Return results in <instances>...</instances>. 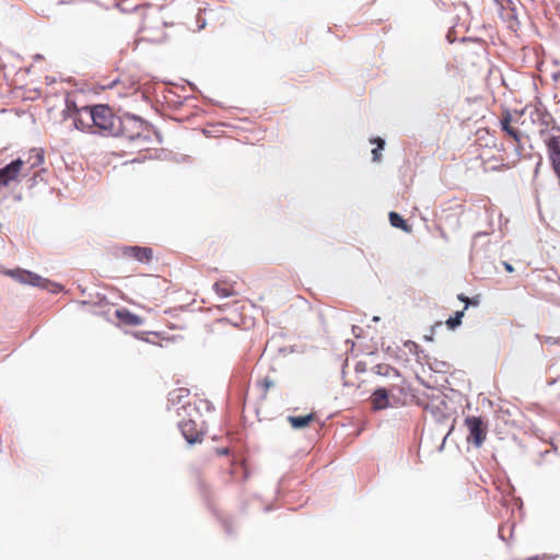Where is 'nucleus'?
Wrapping results in <instances>:
<instances>
[{"label":"nucleus","mask_w":560,"mask_h":560,"mask_svg":"<svg viewBox=\"0 0 560 560\" xmlns=\"http://www.w3.org/2000/svg\"><path fill=\"white\" fill-rule=\"evenodd\" d=\"M7 275H9L10 277H12L13 279L18 280L21 283L31 284L34 287L45 288L47 282V280L42 278L40 276L23 269L10 270L7 272Z\"/></svg>","instance_id":"0eeeda50"},{"label":"nucleus","mask_w":560,"mask_h":560,"mask_svg":"<svg viewBox=\"0 0 560 560\" xmlns=\"http://www.w3.org/2000/svg\"><path fill=\"white\" fill-rule=\"evenodd\" d=\"M144 130H145V126L143 124H142L141 128H137V127H132V126L128 127V132L136 133V136L132 140L138 139Z\"/></svg>","instance_id":"aec40b11"},{"label":"nucleus","mask_w":560,"mask_h":560,"mask_svg":"<svg viewBox=\"0 0 560 560\" xmlns=\"http://www.w3.org/2000/svg\"><path fill=\"white\" fill-rule=\"evenodd\" d=\"M536 113H537V115H538V116H541V117H542V119H545V118H549V119H551L550 115H548V114H546V115H545V114H541V113L539 112V109H536Z\"/></svg>","instance_id":"393cba45"},{"label":"nucleus","mask_w":560,"mask_h":560,"mask_svg":"<svg viewBox=\"0 0 560 560\" xmlns=\"http://www.w3.org/2000/svg\"><path fill=\"white\" fill-rule=\"evenodd\" d=\"M463 316H464V310L457 311L454 316L450 317L446 320V326L450 329H455L456 327H458L462 324Z\"/></svg>","instance_id":"6ab92c4d"},{"label":"nucleus","mask_w":560,"mask_h":560,"mask_svg":"<svg viewBox=\"0 0 560 560\" xmlns=\"http://www.w3.org/2000/svg\"><path fill=\"white\" fill-rule=\"evenodd\" d=\"M141 339H142V340H145V341H148V342H153V341H152L151 339H149V338H143V337H141Z\"/></svg>","instance_id":"bb28decb"},{"label":"nucleus","mask_w":560,"mask_h":560,"mask_svg":"<svg viewBox=\"0 0 560 560\" xmlns=\"http://www.w3.org/2000/svg\"><path fill=\"white\" fill-rule=\"evenodd\" d=\"M494 2L500 7V9H505L511 1L510 0H494Z\"/></svg>","instance_id":"412c9836"},{"label":"nucleus","mask_w":560,"mask_h":560,"mask_svg":"<svg viewBox=\"0 0 560 560\" xmlns=\"http://www.w3.org/2000/svg\"><path fill=\"white\" fill-rule=\"evenodd\" d=\"M137 2L135 4H131L129 0H120L118 3H117V7L120 9L121 12H126V13H133V15L136 16V10H135V7L138 4V3H144L142 0H136Z\"/></svg>","instance_id":"a211bd4d"},{"label":"nucleus","mask_w":560,"mask_h":560,"mask_svg":"<svg viewBox=\"0 0 560 560\" xmlns=\"http://www.w3.org/2000/svg\"><path fill=\"white\" fill-rule=\"evenodd\" d=\"M124 254L140 262H149L153 252L150 247L130 246L125 249Z\"/></svg>","instance_id":"1a4fd4ad"},{"label":"nucleus","mask_w":560,"mask_h":560,"mask_svg":"<svg viewBox=\"0 0 560 560\" xmlns=\"http://www.w3.org/2000/svg\"><path fill=\"white\" fill-rule=\"evenodd\" d=\"M236 331V325L230 323L226 318H220L209 327V332L214 341H225L233 337Z\"/></svg>","instance_id":"423d86ee"},{"label":"nucleus","mask_w":560,"mask_h":560,"mask_svg":"<svg viewBox=\"0 0 560 560\" xmlns=\"http://www.w3.org/2000/svg\"><path fill=\"white\" fill-rule=\"evenodd\" d=\"M371 404L374 410L386 409L389 406L388 392L385 388H377L371 396Z\"/></svg>","instance_id":"9d476101"},{"label":"nucleus","mask_w":560,"mask_h":560,"mask_svg":"<svg viewBox=\"0 0 560 560\" xmlns=\"http://www.w3.org/2000/svg\"><path fill=\"white\" fill-rule=\"evenodd\" d=\"M458 299H459L460 301L465 302V304H466V305H468V304L470 303L469 298H467V296H465V295H463V294L458 295ZM466 308H467V306H465L464 311H465Z\"/></svg>","instance_id":"5701e85b"},{"label":"nucleus","mask_w":560,"mask_h":560,"mask_svg":"<svg viewBox=\"0 0 560 560\" xmlns=\"http://www.w3.org/2000/svg\"><path fill=\"white\" fill-rule=\"evenodd\" d=\"M219 454H228V450L226 448H223L219 452Z\"/></svg>","instance_id":"a878e982"},{"label":"nucleus","mask_w":560,"mask_h":560,"mask_svg":"<svg viewBox=\"0 0 560 560\" xmlns=\"http://www.w3.org/2000/svg\"><path fill=\"white\" fill-rule=\"evenodd\" d=\"M315 419L314 413H308L306 416H290L288 421L291 427L294 429H302L307 427Z\"/></svg>","instance_id":"4468645a"},{"label":"nucleus","mask_w":560,"mask_h":560,"mask_svg":"<svg viewBox=\"0 0 560 560\" xmlns=\"http://www.w3.org/2000/svg\"><path fill=\"white\" fill-rule=\"evenodd\" d=\"M522 112L512 113L510 109H503L500 116L499 126L506 137L516 143V152L520 158L524 148L522 144L523 133L517 128Z\"/></svg>","instance_id":"20e7f679"},{"label":"nucleus","mask_w":560,"mask_h":560,"mask_svg":"<svg viewBox=\"0 0 560 560\" xmlns=\"http://www.w3.org/2000/svg\"><path fill=\"white\" fill-rule=\"evenodd\" d=\"M527 560H539V558H528Z\"/></svg>","instance_id":"c85d7f7f"},{"label":"nucleus","mask_w":560,"mask_h":560,"mask_svg":"<svg viewBox=\"0 0 560 560\" xmlns=\"http://www.w3.org/2000/svg\"><path fill=\"white\" fill-rule=\"evenodd\" d=\"M276 385V382L269 375L264 376L262 378L257 381V386L261 392V397L266 398L269 389Z\"/></svg>","instance_id":"dca6fc26"},{"label":"nucleus","mask_w":560,"mask_h":560,"mask_svg":"<svg viewBox=\"0 0 560 560\" xmlns=\"http://www.w3.org/2000/svg\"><path fill=\"white\" fill-rule=\"evenodd\" d=\"M547 148L551 164L560 161V135L550 136L547 140Z\"/></svg>","instance_id":"ddd939ff"},{"label":"nucleus","mask_w":560,"mask_h":560,"mask_svg":"<svg viewBox=\"0 0 560 560\" xmlns=\"http://www.w3.org/2000/svg\"><path fill=\"white\" fill-rule=\"evenodd\" d=\"M213 290L221 298H229L236 294L235 283L229 282L226 280L217 281L213 284Z\"/></svg>","instance_id":"f8f14e48"},{"label":"nucleus","mask_w":560,"mask_h":560,"mask_svg":"<svg viewBox=\"0 0 560 560\" xmlns=\"http://www.w3.org/2000/svg\"><path fill=\"white\" fill-rule=\"evenodd\" d=\"M553 383H560V376L553 381Z\"/></svg>","instance_id":"cd10ccee"},{"label":"nucleus","mask_w":560,"mask_h":560,"mask_svg":"<svg viewBox=\"0 0 560 560\" xmlns=\"http://www.w3.org/2000/svg\"><path fill=\"white\" fill-rule=\"evenodd\" d=\"M24 161L16 159L0 170V189L20 183Z\"/></svg>","instance_id":"39448f33"},{"label":"nucleus","mask_w":560,"mask_h":560,"mask_svg":"<svg viewBox=\"0 0 560 560\" xmlns=\"http://www.w3.org/2000/svg\"><path fill=\"white\" fill-rule=\"evenodd\" d=\"M371 142L376 144V148L372 150V160L380 162L382 160L381 151L384 149L385 141L382 138H374Z\"/></svg>","instance_id":"f3484780"},{"label":"nucleus","mask_w":560,"mask_h":560,"mask_svg":"<svg viewBox=\"0 0 560 560\" xmlns=\"http://www.w3.org/2000/svg\"><path fill=\"white\" fill-rule=\"evenodd\" d=\"M180 431L186 441L190 444L200 442L202 440V432H200L194 421H183L180 423Z\"/></svg>","instance_id":"6e6552de"},{"label":"nucleus","mask_w":560,"mask_h":560,"mask_svg":"<svg viewBox=\"0 0 560 560\" xmlns=\"http://www.w3.org/2000/svg\"><path fill=\"white\" fill-rule=\"evenodd\" d=\"M116 317L127 326H139L143 323V318L131 313L126 308L117 310Z\"/></svg>","instance_id":"9b49d317"},{"label":"nucleus","mask_w":560,"mask_h":560,"mask_svg":"<svg viewBox=\"0 0 560 560\" xmlns=\"http://www.w3.org/2000/svg\"><path fill=\"white\" fill-rule=\"evenodd\" d=\"M135 10L138 31L143 35V38L153 43L164 40L166 37V22L161 9L149 3H138Z\"/></svg>","instance_id":"f03ea898"},{"label":"nucleus","mask_w":560,"mask_h":560,"mask_svg":"<svg viewBox=\"0 0 560 560\" xmlns=\"http://www.w3.org/2000/svg\"><path fill=\"white\" fill-rule=\"evenodd\" d=\"M35 158H36V162L33 165L43 163V155L42 154L36 153Z\"/></svg>","instance_id":"b1692460"},{"label":"nucleus","mask_w":560,"mask_h":560,"mask_svg":"<svg viewBox=\"0 0 560 560\" xmlns=\"http://www.w3.org/2000/svg\"><path fill=\"white\" fill-rule=\"evenodd\" d=\"M388 217H389V222H390V224L394 228L400 229V230H402L405 232H410L411 231V229L407 224V222L397 212L392 211V212H389Z\"/></svg>","instance_id":"2eb2a0df"},{"label":"nucleus","mask_w":560,"mask_h":560,"mask_svg":"<svg viewBox=\"0 0 560 560\" xmlns=\"http://www.w3.org/2000/svg\"><path fill=\"white\" fill-rule=\"evenodd\" d=\"M464 427L467 430L466 442L479 448L487 440L489 421L482 415H467L464 419Z\"/></svg>","instance_id":"7ed1b4c3"},{"label":"nucleus","mask_w":560,"mask_h":560,"mask_svg":"<svg viewBox=\"0 0 560 560\" xmlns=\"http://www.w3.org/2000/svg\"><path fill=\"white\" fill-rule=\"evenodd\" d=\"M503 266H504V269H505L508 272H513V271H514V268H513V266H512L510 262L504 261V262H503Z\"/></svg>","instance_id":"4be33fe9"},{"label":"nucleus","mask_w":560,"mask_h":560,"mask_svg":"<svg viewBox=\"0 0 560 560\" xmlns=\"http://www.w3.org/2000/svg\"><path fill=\"white\" fill-rule=\"evenodd\" d=\"M68 116L73 120L77 129L90 132H100L104 136H121L133 139L136 133L128 132V127H142V121L135 117L120 118L107 105L83 106L79 108L74 103L67 104Z\"/></svg>","instance_id":"f257e3e1"}]
</instances>
